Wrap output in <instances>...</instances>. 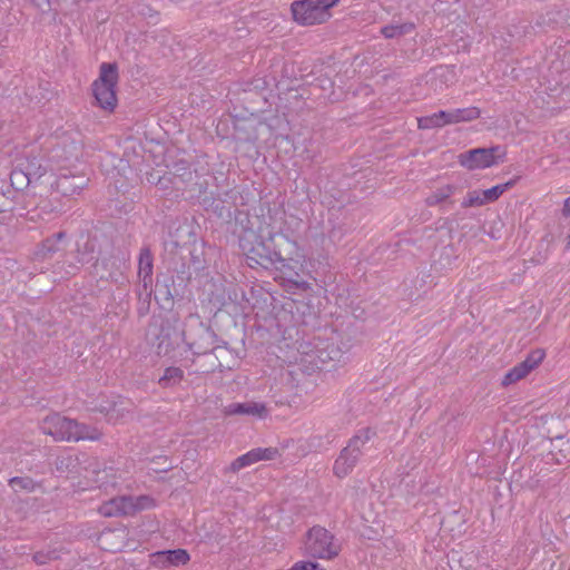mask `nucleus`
Segmentation results:
<instances>
[{
	"mask_svg": "<svg viewBox=\"0 0 570 570\" xmlns=\"http://www.w3.org/2000/svg\"><path fill=\"white\" fill-rule=\"evenodd\" d=\"M450 112L453 125L463 121H471L480 117V109L476 107L458 108L450 110Z\"/></svg>",
	"mask_w": 570,
	"mask_h": 570,
	"instance_id": "nucleus-18",
	"label": "nucleus"
},
{
	"mask_svg": "<svg viewBox=\"0 0 570 570\" xmlns=\"http://www.w3.org/2000/svg\"><path fill=\"white\" fill-rule=\"evenodd\" d=\"M60 210H61V207H50V208L48 209V212H50V213H51V212H60Z\"/></svg>",
	"mask_w": 570,
	"mask_h": 570,
	"instance_id": "nucleus-35",
	"label": "nucleus"
},
{
	"mask_svg": "<svg viewBox=\"0 0 570 570\" xmlns=\"http://www.w3.org/2000/svg\"><path fill=\"white\" fill-rule=\"evenodd\" d=\"M514 181L511 180L505 184H499L489 189L483 190L487 204L497 200L508 188L512 187Z\"/></svg>",
	"mask_w": 570,
	"mask_h": 570,
	"instance_id": "nucleus-24",
	"label": "nucleus"
},
{
	"mask_svg": "<svg viewBox=\"0 0 570 570\" xmlns=\"http://www.w3.org/2000/svg\"><path fill=\"white\" fill-rule=\"evenodd\" d=\"M154 258L149 248H141L138 259V276L145 291L153 284Z\"/></svg>",
	"mask_w": 570,
	"mask_h": 570,
	"instance_id": "nucleus-13",
	"label": "nucleus"
},
{
	"mask_svg": "<svg viewBox=\"0 0 570 570\" xmlns=\"http://www.w3.org/2000/svg\"><path fill=\"white\" fill-rule=\"evenodd\" d=\"M79 262H81V263H86V262H88V261H87L86 258H80V259H79Z\"/></svg>",
	"mask_w": 570,
	"mask_h": 570,
	"instance_id": "nucleus-37",
	"label": "nucleus"
},
{
	"mask_svg": "<svg viewBox=\"0 0 570 570\" xmlns=\"http://www.w3.org/2000/svg\"><path fill=\"white\" fill-rule=\"evenodd\" d=\"M249 466L246 455L243 454L238 458H236L229 465L228 470L232 472H238L239 470Z\"/></svg>",
	"mask_w": 570,
	"mask_h": 570,
	"instance_id": "nucleus-27",
	"label": "nucleus"
},
{
	"mask_svg": "<svg viewBox=\"0 0 570 570\" xmlns=\"http://www.w3.org/2000/svg\"><path fill=\"white\" fill-rule=\"evenodd\" d=\"M341 546L334 535L322 527H313L306 538L305 552L317 559H332L340 553Z\"/></svg>",
	"mask_w": 570,
	"mask_h": 570,
	"instance_id": "nucleus-5",
	"label": "nucleus"
},
{
	"mask_svg": "<svg viewBox=\"0 0 570 570\" xmlns=\"http://www.w3.org/2000/svg\"><path fill=\"white\" fill-rule=\"evenodd\" d=\"M10 183L11 186L17 190H22L27 188L33 180L27 175V173L18 165L14 169H12L10 174Z\"/></svg>",
	"mask_w": 570,
	"mask_h": 570,
	"instance_id": "nucleus-19",
	"label": "nucleus"
},
{
	"mask_svg": "<svg viewBox=\"0 0 570 570\" xmlns=\"http://www.w3.org/2000/svg\"><path fill=\"white\" fill-rule=\"evenodd\" d=\"M188 346H189V350L193 351L195 354H205L206 353V350H203V348L196 346L195 343H189Z\"/></svg>",
	"mask_w": 570,
	"mask_h": 570,
	"instance_id": "nucleus-31",
	"label": "nucleus"
},
{
	"mask_svg": "<svg viewBox=\"0 0 570 570\" xmlns=\"http://www.w3.org/2000/svg\"><path fill=\"white\" fill-rule=\"evenodd\" d=\"M184 377V371L179 367L170 366L164 372V375L159 379V384L163 387L175 386L180 383Z\"/></svg>",
	"mask_w": 570,
	"mask_h": 570,
	"instance_id": "nucleus-20",
	"label": "nucleus"
},
{
	"mask_svg": "<svg viewBox=\"0 0 570 570\" xmlns=\"http://www.w3.org/2000/svg\"><path fill=\"white\" fill-rule=\"evenodd\" d=\"M245 455H246V459H247V462H248L249 465L259 462V460L257 459V455H256V452H255L254 449H252L250 451L246 452Z\"/></svg>",
	"mask_w": 570,
	"mask_h": 570,
	"instance_id": "nucleus-29",
	"label": "nucleus"
},
{
	"mask_svg": "<svg viewBox=\"0 0 570 570\" xmlns=\"http://www.w3.org/2000/svg\"><path fill=\"white\" fill-rule=\"evenodd\" d=\"M40 429L56 441H97L102 435L96 426L79 423L58 413L45 417Z\"/></svg>",
	"mask_w": 570,
	"mask_h": 570,
	"instance_id": "nucleus-2",
	"label": "nucleus"
},
{
	"mask_svg": "<svg viewBox=\"0 0 570 570\" xmlns=\"http://www.w3.org/2000/svg\"><path fill=\"white\" fill-rule=\"evenodd\" d=\"M456 191V187L454 185H444L436 190H434L428 198L426 204L429 206L438 205L449 197H451Z\"/></svg>",
	"mask_w": 570,
	"mask_h": 570,
	"instance_id": "nucleus-21",
	"label": "nucleus"
},
{
	"mask_svg": "<svg viewBox=\"0 0 570 570\" xmlns=\"http://www.w3.org/2000/svg\"><path fill=\"white\" fill-rule=\"evenodd\" d=\"M80 146L69 139L53 146L48 160L38 157L27 158L19 165L29 175L33 183L38 181L48 170L61 171L68 169L79 157Z\"/></svg>",
	"mask_w": 570,
	"mask_h": 570,
	"instance_id": "nucleus-1",
	"label": "nucleus"
},
{
	"mask_svg": "<svg viewBox=\"0 0 570 570\" xmlns=\"http://www.w3.org/2000/svg\"><path fill=\"white\" fill-rule=\"evenodd\" d=\"M544 357L546 352L541 348H537L530 352L522 362L514 365L505 373L502 379V385L508 386L524 379L529 373L539 366Z\"/></svg>",
	"mask_w": 570,
	"mask_h": 570,
	"instance_id": "nucleus-9",
	"label": "nucleus"
},
{
	"mask_svg": "<svg viewBox=\"0 0 570 570\" xmlns=\"http://www.w3.org/2000/svg\"><path fill=\"white\" fill-rule=\"evenodd\" d=\"M259 461H272L281 455L277 448H255L254 449Z\"/></svg>",
	"mask_w": 570,
	"mask_h": 570,
	"instance_id": "nucleus-25",
	"label": "nucleus"
},
{
	"mask_svg": "<svg viewBox=\"0 0 570 570\" xmlns=\"http://www.w3.org/2000/svg\"><path fill=\"white\" fill-rule=\"evenodd\" d=\"M567 247L570 248V236L568 237Z\"/></svg>",
	"mask_w": 570,
	"mask_h": 570,
	"instance_id": "nucleus-36",
	"label": "nucleus"
},
{
	"mask_svg": "<svg viewBox=\"0 0 570 570\" xmlns=\"http://www.w3.org/2000/svg\"><path fill=\"white\" fill-rule=\"evenodd\" d=\"M358 460L360 456L344 448L334 462L333 473L340 479L347 476L353 471Z\"/></svg>",
	"mask_w": 570,
	"mask_h": 570,
	"instance_id": "nucleus-14",
	"label": "nucleus"
},
{
	"mask_svg": "<svg viewBox=\"0 0 570 570\" xmlns=\"http://www.w3.org/2000/svg\"><path fill=\"white\" fill-rule=\"evenodd\" d=\"M504 156V150L499 146L491 148H474L460 154L458 161L462 167L469 170H476L498 165L503 161Z\"/></svg>",
	"mask_w": 570,
	"mask_h": 570,
	"instance_id": "nucleus-7",
	"label": "nucleus"
},
{
	"mask_svg": "<svg viewBox=\"0 0 570 570\" xmlns=\"http://www.w3.org/2000/svg\"><path fill=\"white\" fill-rule=\"evenodd\" d=\"M189 561V554L184 549L157 551L150 554V562L154 567L165 569L178 567Z\"/></svg>",
	"mask_w": 570,
	"mask_h": 570,
	"instance_id": "nucleus-11",
	"label": "nucleus"
},
{
	"mask_svg": "<svg viewBox=\"0 0 570 570\" xmlns=\"http://www.w3.org/2000/svg\"><path fill=\"white\" fill-rule=\"evenodd\" d=\"M31 483V481L29 479H23V478H12L10 480V484L13 489H16L17 487L19 488H28V484Z\"/></svg>",
	"mask_w": 570,
	"mask_h": 570,
	"instance_id": "nucleus-28",
	"label": "nucleus"
},
{
	"mask_svg": "<svg viewBox=\"0 0 570 570\" xmlns=\"http://www.w3.org/2000/svg\"><path fill=\"white\" fill-rule=\"evenodd\" d=\"M66 237L63 232H59L56 235L45 239L33 252V261L46 262L50 259L61 247L60 243Z\"/></svg>",
	"mask_w": 570,
	"mask_h": 570,
	"instance_id": "nucleus-12",
	"label": "nucleus"
},
{
	"mask_svg": "<svg viewBox=\"0 0 570 570\" xmlns=\"http://www.w3.org/2000/svg\"><path fill=\"white\" fill-rule=\"evenodd\" d=\"M202 330H203L204 336L206 338H210V340L214 338L215 334H214V332L210 331V328L202 326Z\"/></svg>",
	"mask_w": 570,
	"mask_h": 570,
	"instance_id": "nucleus-32",
	"label": "nucleus"
},
{
	"mask_svg": "<svg viewBox=\"0 0 570 570\" xmlns=\"http://www.w3.org/2000/svg\"><path fill=\"white\" fill-rule=\"evenodd\" d=\"M446 125H453L450 110H440L433 115L417 118V127L420 129L441 128Z\"/></svg>",
	"mask_w": 570,
	"mask_h": 570,
	"instance_id": "nucleus-15",
	"label": "nucleus"
},
{
	"mask_svg": "<svg viewBox=\"0 0 570 570\" xmlns=\"http://www.w3.org/2000/svg\"><path fill=\"white\" fill-rule=\"evenodd\" d=\"M117 81L118 72L116 65L104 62L100 66L99 78L92 83V92L97 105L106 111H114L117 106Z\"/></svg>",
	"mask_w": 570,
	"mask_h": 570,
	"instance_id": "nucleus-4",
	"label": "nucleus"
},
{
	"mask_svg": "<svg viewBox=\"0 0 570 570\" xmlns=\"http://www.w3.org/2000/svg\"><path fill=\"white\" fill-rule=\"evenodd\" d=\"M57 558H58V553L56 550H49L47 552L39 551V552L35 553V556H33V560L38 564H45V563L49 562L50 560H55Z\"/></svg>",
	"mask_w": 570,
	"mask_h": 570,
	"instance_id": "nucleus-26",
	"label": "nucleus"
},
{
	"mask_svg": "<svg viewBox=\"0 0 570 570\" xmlns=\"http://www.w3.org/2000/svg\"><path fill=\"white\" fill-rule=\"evenodd\" d=\"M226 415H248L257 420H265L269 410L263 402L247 401L243 403H230L224 409Z\"/></svg>",
	"mask_w": 570,
	"mask_h": 570,
	"instance_id": "nucleus-10",
	"label": "nucleus"
},
{
	"mask_svg": "<svg viewBox=\"0 0 570 570\" xmlns=\"http://www.w3.org/2000/svg\"><path fill=\"white\" fill-rule=\"evenodd\" d=\"M294 285L301 289H308L311 285L306 281H294Z\"/></svg>",
	"mask_w": 570,
	"mask_h": 570,
	"instance_id": "nucleus-30",
	"label": "nucleus"
},
{
	"mask_svg": "<svg viewBox=\"0 0 570 570\" xmlns=\"http://www.w3.org/2000/svg\"><path fill=\"white\" fill-rule=\"evenodd\" d=\"M414 26L412 23L389 24L382 28V35L391 39L411 32Z\"/></svg>",
	"mask_w": 570,
	"mask_h": 570,
	"instance_id": "nucleus-22",
	"label": "nucleus"
},
{
	"mask_svg": "<svg viewBox=\"0 0 570 570\" xmlns=\"http://www.w3.org/2000/svg\"><path fill=\"white\" fill-rule=\"evenodd\" d=\"M155 507V500L148 495L134 497H118L114 498L100 508V513L106 517L118 514H132L137 511L150 509Z\"/></svg>",
	"mask_w": 570,
	"mask_h": 570,
	"instance_id": "nucleus-8",
	"label": "nucleus"
},
{
	"mask_svg": "<svg viewBox=\"0 0 570 570\" xmlns=\"http://www.w3.org/2000/svg\"><path fill=\"white\" fill-rule=\"evenodd\" d=\"M118 412L116 409L111 410V412L108 413L109 421L117 422L119 420L118 415H115V413Z\"/></svg>",
	"mask_w": 570,
	"mask_h": 570,
	"instance_id": "nucleus-34",
	"label": "nucleus"
},
{
	"mask_svg": "<svg viewBox=\"0 0 570 570\" xmlns=\"http://www.w3.org/2000/svg\"><path fill=\"white\" fill-rule=\"evenodd\" d=\"M563 214L570 216V196L564 202Z\"/></svg>",
	"mask_w": 570,
	"mask_h": 570,
	"instance_id": "nucleus-33",
	"label": "nucleus"
},
{
	"mask_svg": "<svg viewBox=\"0 0 570 570\" xmlns=\"http://www.w3.org/2000/svg\"><path fill=\"white\" fill-rule=\"evenodd\" d=\"M239 246L249 261L250 266L252 263L265 265L275 261H283L278 254L272 252L269 247L265 245L254 230L244 232L239 238Z\"/></svg>",
	"mask_w": 570,
	"mask_h": 570,
	"instance_id": "nucleus-6",
	"label": "nucleus"
},
{
	"mask_svg": "<svg viewBox=\"0 0 570 570\" xmlns=\"http://www.w3.org/2000/svg\"><path fill=\"white\" fill-rule=\"evenodd\" d=\"M338 0H296L291 6L294 20L302 26L323 23L331 17V8Z\"/></svg>",
	"mask_w": 570,
	"mask_h": 570,
	"instance_id": "nucleus-3",
	"label": "nucleus"
},
{
	"mask_svg": "<svg viewBox=\"0 0 570 570\" xmlns=\"http://www.w3.org/2000/svg\"><path fill=\"white\" fill-rule=\"evenodd\" d=\"M75 176L69 177L66 174L60 173L58 179L55 183L56 190L60 193L62 196H73L79 194L83 187V184H75Z\"/></svg>",
	"mask_w": 570,
	"mask_h": 570,
	"instance_id": "nucleus-16",
	"label": "nucleus"
},
{
	"mask_svg": "<svg viewBox=\"0 0 570 570\" xmlns=\"http://www.w3.org/2000/svg\"><path fill=\"white\" fill-rule=\"evenodd\" d=\"M485 198L483 195V190H472L469 191L468 195L462 200V207H479L485 205Z\"/></svg>",
	"mask_w": 570,
	"mask_h": 570,
	"instance_id": "nucleus-23",
	"label": "nucleus"
},
{
	"mask_svg": "<svg viewBox=\"0 0 570 570\" xmlns=\"http://www.w3.org/2000/svg\"><path fill=\"white\" fill-rule=\"evenodd\" d=\"M373 434L371 429H361L348 441L345 449L351 450L352 453L361 458L364 445L372 439Z\"/></svg>",
	"mask_w": 570,
	"mask_h": 570,
	"instance_id": "nucleus-17",
	"label": "nucleus"
}]
</instances>
